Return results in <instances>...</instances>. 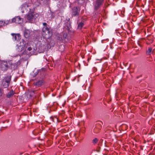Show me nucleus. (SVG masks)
<instances>
[{
    "instance_id": "1",
    "label": "nucleus",
    "mask_w": 155,
    "mask_h": 155,
    "mask_svg": "<svg viewBox=\"0 0 155 155\" xmlns=\"http://www.w3.org/2000/svg\"><path fill=\"white\" fill-rule=\"evenodd\" d=\"M21 51L23 52V54L36 55L38 53H43L44 49H22Z\"/></svg>"
},
{
    "instance_id": "2",
    "label": "nucleus",
    "mask_w": 155,
    "mask_h": 155,
    "mask_svg": "<svg viewBox=\"0 0 155 155\" xmlns=\"http://www.w3.org/2000/svg\"><path fill=\"white\" fill-rule=\"evenodd\" d=\"M43 25L44 27L42 29V35L46 39L49 38L52 35V32L50 30L49 26H47L46 23H43Z\"/></svg>"
},
{
    "instance_id": "3",
    "label": "nucleus",
    "mask_w": 155,
    "mask_h": 155,
    "mask_svg": "<svg viewBox=\"0 0 155 155\" xmlns=\"http://www.w3.org/2000/svg\"><path fill=\"white\" fill-rule=\"evenodd\" d=\"M10 61H0V71L3 72L6 71L10 67Z\"/></svg>"
},
{
    "instance_id": "4",
    "label": "nucleus",
    "mask_w": 155,
    "mask_h": 155,
    "mask_svg": "<svg viewBox=\"0 0 155 155\" xmlns=\"http://www.w3.org/2000/svg\"><path fill=\"white\" fill-rule=\"evenodd\" d=\"M11 79V75H8L5 77L2 80V86L4 88H7L10 84Z\"/></svg>"
},
{
    "instance_id": "5",
    "label": "nucleus",
    "mask_w": 155,
    "mask_h": 155,
    "mask_svg": "<svg viewBox=\"0 0 155 155\" xmlns=\"http://www.w3.org/2000/svg\"><path fill=\"white\" fill-rule=\"evenodd\" d=\"M27 15L26 18L29 20L33 21L38 17V14L36 13L31 12Z\"/></svg>"
},
{
    "instance_id": "6",
    "label": "nucleus",
    "mask_w": 155,
    "mask_h": 155,
    "mask_svg": "<svg viewBox=\"0 0 155 155\" xmlns=\"http://www.w3.org/2000/svg\"><path fill=\"white\" fill-rule=\"evenodd\" d=\"M21 10L22 13L30 12L31 8L28 5L27 3L23 4L21 6Z\"/></svg>"
},
{
    "instance_id": "7",
    "label": "nucleus",
    "mask_w": 155,
    "mask_h": 155,
    "mask_svg": "<svg viewBox=\"0 0 155 155\" xmlns=\"http://www.w3.org/2000/svg\"><path fill=\"white\" fill-rule=\"evenodd\" d=\"M80 9L78 7H73L71 10V13L72 16H78L80 13Z\"/></svg>"
},
{
    "instance_id": "8",
    "label": "nucleus",
    "mask_w": 155,
    "mask_h": 155,
    "mask_svg": "<svg viewBox=\"0 0 155 155\" xmlns=\"http://www.w3.org/2000/svg\"><path fill=\"white\" fill-rule=\"evenodd\" d=\"M23 19L20 17L16 16L11 19V22L16 23L20 24L22 22Z\"/></svg>"
},
{
    "instance_id": "9",
    "label": "nucleus",
    "mask_w": 155,
    "mask_h": 155,
    "mask_svg": "<svg viewBox=\"0 0 155 155\" xmlns=\"http://www.w3.org/2000/svg\"><path fill=\"white\" fill-rule=\"evenodd\" d=\"M20 58L18 59V61L15 63H12L10 62V64L9 65L10 67L9 68H10L12 70H15L16 68L18 65L20 64V61H19Z\"/></svg>"
},
{
    "instance_id": "10",
    "label": "nucleus",
    "mask_w": 155,
    "mask_h": 155,
    "mask_svg": "<svg viewBox=\"0 0 155 155\" xmlns=\"http://www.w3.org/2000/svg\"><path fill=\"white\" fill-rule=\"evenodd\" d=\"M13 36V39L14 41H18L21 38V35L19 34L12 33Z\"/></svg>"
},
{
    "instance_id": "11",
    "label": "nucleus",
    "mask_w": 155,
    "mask_h": 155,
    "mask_svg": "<svg viewBox=\"0 0 155 155\" xmlns=\"http://www.w3.org/2000/svg\"><path fill=\"white\" fill-rule=\"evenodd\" d=\"M18 47L21 48H27V45L26 43L22 39L20 42L19 45H18Z\"/></svg>"
},
{
    "instance_id": "12",
    "label": "nucleus",
    "mask_w": 155,
    "mask_h": 155,
    "mask_svg": "<svg viewBox=\"0 0 155 155\" xmlns=\"http://www.w3.org/2000/svg\"><path fill=\"white\" fill-rule=\"evenodd\" d=\"M103 0H97L94 4V9L97 10L99 6L101 5Z\"/></svg>"
},
{
    "instance_id": "13",
    "label": "nucleus",
    "mask_w": 155,
    "mask_h": 155,
    "mask_svg": "<svg viewBox=\"0 0 155 155\" xmlns=\"http://www.w3.org/2000/svg\"><path fill=\"white\" fill-rule=\"evenodd\" d=\"M32 32L28 29H25L24 32V36L25 37L27 38L29 37L31 35Z\"/></svg>"
},
{
    "instance_id": "14",
    "label": "nucleus",
    "mask_w": 155,
    "mask_h": 155,
    "mask_svg": "<svg viewBox=\"0 0 155 155\" xmlns=\"http://www.w3.org/2000/svg\"><path fill=\"white\" fill-rule=\"evenodd\" d=\"M35 93H36V91H31L28 92V93H27L26 96L27 98L28 99L31 98L34 95V94Z\"/></svg>"
},
{
    "instance_id": "15",
    "label": "nucleus",
    "mask_w": 155,
    "mask_h": 155,
    "mask_svg": "<svg viewBox=\"0 0 155 155\" xmlns=\"http://www.w3.org/2000/svg\"><path fill=\"white\" fill-rule=\"evenodd\" d=\"M101 127L99 124H96V127L94 130V132L95 133H97L98 132L99 130L101 129Z\"/></svg>"
},
{
    "instance_id": "16",
    "label": "nucleus",
    "mask_w": 155,
    "mask_h": 155,
    "mask_svg": "<svg viewBox=\"0 0 155 155\" xmlns=\"http://www.w3.org/2000/svg\"><path fill=\"white\" fill-rule=\"evenodd\" d=\"M15 92L12 90H10L6 95V97L7 98H10L13 96Z\"/></svg>"
},
{
    "instance_id": "17",
    "label": "nucleus",
    "mask_w": 155,
    "mask_h": 155,
    "mask_svg": "<svg viewBox=\"0 0 155 155\" xmlns=\"http://www.w3.org/2000/svg\"><path fill=\"white\" fill-rule=\"evenodd\" d=\"M43 83V80H41L36 82V83H34V84L36 86L39 87Z\"/></svg>"
},
{
    "instance_id": "18",
    "label": "nucleus",
    "mask_w": 155,
    "mask_h": 155,
    "mask_svg": "<svg viewBox=\"0 0 155 155\" xmlns=\"http://www.w3.org/2000/svg\"><path fill=\"white\" fill-rule=\"evenodd\" d=\"M4 23H5V25H6L10 23H12L11 22V19L9 20H6L4 21Z\"/></svg>"
},
{
    "instance_id": "19",
    "label": "nucleus",
    "mask_w": 155,
    "mask_h": 155,
    "mask_svg": "<svg viewBox=\"0 0 155 155\" xmlns=\"http://www.w3.org/2000/svg\"><path fill=\"white\" fill-rule=\"evenodd\" d=\"M83 25L84 24L82 22L80 23L78 26V29H81L82 27L83 26Z\"/></svg>"
},
{
    "instance_id": "20",
    "label": "nucleus",
    "mask_w": 155,
    "mask_h": 155,
    "mask_svg": "<svg viewBox=\"0 0 155 155\" xmlns=\"http://www.w3.org/2000/svg\"><path fill=\"white\" fill-rule=\"evenodd\" d=\"M152 49H148L146 51V53L147 55H149L151 53Z\"/></svg>"
},
{
    "instance_id": "21",
    "label": "nucleus",
    "mask_w": 155,
    "mask_h": 155,
    "mask_svg": "<svg viewBox=\"0 0 155 155\" xmlns=\"http://www.w3.org/2000/svg\"><path fill=\"white\" fill-rule=\"evenodd\" d=\"M98 140L97 138H94L93 140V143L94 144H95L97 143L98 141Z\"/></svg>"
},
{
    "instance_id": "22",
    "label": "nucleus",
    "mask_w": 155,
    "mask_h": 155,
    "mask_svg": "<svg viewBox=\"0 0 155 155\" xmlns=\"http://www.w3.org/2000/svg\"><path fill=\"white\" fill-rule=\"evenodd\" d=\"M77 1L79 4H81L84 2V0H77Z\"/></svg>"
},
{
    "instance_id": "23",
    "label": "nucleus",
    "mask_w": 155,
    "mask_h": 155,
    "mask_svg": "<svg viewBox=\"0 0 155 155\" xmlns=\"http://www.w3.org/2000/svg\"><path fill=\"white\" fill-rule=\"evenodd\" d=\"M0 24L2 26L5 25V23H4V21H0Z\"/></svg>"
},
{
    "instance_id": "24",
    "label": "nucleus",
    "mask_w": 155,
    "mask_h": 155,
    "mask_svg": "<svg viewBox=\"0 0 155 155\" xmlns=\"http://www.w3.org/2000/svg\"><path fill=\"white\" fill-rule=\"evenodd\" d=\"M50 119H51V120H52L53 122H54V120H57V119L56 118V117H55V118H53V117H51L50 118Z\"/></svg>"
},
{
    "instance_id": "25",
    "label": "nucleus",
    "mask_w": 155,
    "mask_h": 155,
    "mask_svg": "<svg viewBox=\"0 0 155 155\" xmlns=\"http://www.w3.org/2000/svg\"><path fill=\"white\" fill-rule=\"evenodd\" d=\"M2 94V92L1 90L0 89V96H1Z\"/></svg>"
},
{
    "instance_id": "26",
    "label": "nucleus",
    "mask_w": 155,
    "mask_h": 155,
    "mask_svg": "<svg viewBox=\"0 0 155 155\" xmlns=\"http://www.w3.org/2000/svg\"><path fill=\"white\" fill-rule=\"evenodd\" d=\"M28 48L29 49V48H31L30 47H29V48Z\"/></svg>"
},
{
    "instance_id": "27",
    "label": "nucleus",
    "mask_w": 155,
    "mask_h": 155,
    "mask_svg": "<svg viewBox=\"0 0 155 155\" xmlns=\"http://www.w3.org/2000/svg\"><path fill=\"white\" fill-rule=\"evenodd\" d=\"M59 40H61V39L60 38L59 39Z\"/></svg>"
}]
</instances>
